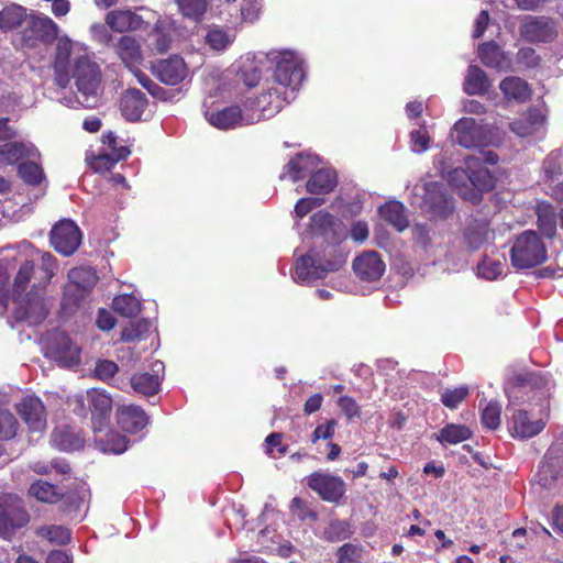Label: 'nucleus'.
Here are the masks:
<instances>
[{
	"instance_id": "f257e3e1",
	"label": "nucleus",
	"mask_w": 563,
	"mask_h": 563,
	"mask_svg": "<svg viewBox=\"0 0 563 563\" xmlns=\"http://www.w3.org/2000/svg\"><path fill=\"white\" fill-rule=\"evenodd\" d=\"M345 262L346 256L338 244H327L321 251L312 249L300 256L292 277L296 283L310 284L339 271Z\"/></svg>"
},
{
	"instance_id": "f03ea898",
	"label": "nucleus",
	"mask_w": 563,
	"mask_h": 563,
	"mask_svg": "<svg viewBox=\"0 0 563 563\" xmlns=\"http://www.w3.org/2000/svg\"><path fill=\"white\" fill-rule=\"evenodd\" d=\"M551 387L549 377L540 373H531L521 385L507 389V395L511 405L528 402L537 406L540 413H547Z\"/></svg>"
},
{
	"instance_id": "7ed1b4c3",
	"label": "nucleus",
	"mask_w": 563,
	"mask_h": 563,
	"mask_svg": "<svg viewBox=\"0 0 563 563\" xmlns=\"http://www.w3.org/2000/svg\"><path fill=\"white\" fill-rule=\"evenodd\" d=\"M71 77L82 99L79 102L87 108H93L98 101L101 84V70L92 57L85 53L78 55L71 68Z\"/></svg>"
},
{
	"instance_id": "20e7f679",
	"label": "nucleus",
	"mask_w": 563,
	"mask_h": 563,
	"mask_svg": "<svg viewBox=\"0 0 563 563\" xmlns=\"http://www.w3.org/2000/svg\"><path fill=\"white\" fill-rule=\"evenodd\" d=\"M267 58L276 64L272 82L295 93L305 78L302 59L292 51H272Z\"/></svg>"
},
{
	"instance_id": "39448f33",
	"label": "nucleus",
	"mask_w": 563,
	"mask_h": 563,
	"mask_svg": "<svg viewBox=\"0 0 563 563\" xmlns=\"http://www.w3.org/2000/svg\"><path fill=\"white\" fill-rule=\"evenodd\" d=\"M547 257V247L543 241L532 230H527L518 235L510 250L511 264L519 269L538 266Z\"/></svg>"
},
{
	"instance_id": "423d86ee",
	"label": "nucleus",
	"mask_w": 563,
	"mask_h": 563,
	"mask_svg": "<svg viewBox=\"0 0 563 563\" xmlns=\"http://www.w3.org/2000/svg\"><path fill=\"white\" fill-rule=\"evenodd\" d=\"M420 209L437 218H448L454 209L444 186L438 181H429L413 187V201Z\"/></svg>"
},
{
	"instance_id": "0eeeda50",
	"label": "nucleus",
	"mask_w": 563,
	"mask_h": 563,
	"mask_svg": "<svg viewBox=\"0 0 563 563\" xmlns=\"http://www.w3.org/2000/svg\"><path fill=\"white\" fill-rule=\"evenodd\" d=\"M292 99H295V93L288 91V88L268 82L256 99L247 100L245 103L251 117H255L258 122L277 114Z\"/></svg>"
},
{
	"instance_id": "6e6552de",
	"label": "nucleus",
	"mask_w": 563,
	"mask_h": 563,
	"mask_svg": "<svg viewBox=\"0 0 563 563\" xmlns=\"http://www.w3.org/2000/svg\"><path fill=\"white\" fill-rule=\"evenodd\" d=\"M14 318L30 325L42 323L48 314V305L44 287L34 285L29 292L14 297Z\"/></svg>"
},
{
	"instance_id": "1a4fd4ad",
	"label": "nucleus",
	"mask_w": 563,
	"mask_h": 563,
	"mask_svg": "<svg viewBox=\"0 0 563 563\" xmlns=\"http://www.w3.org/2000/svg\"><path fill=\"white\" fill-rule=\"evenodd\" d=\"M520 36L529 43H548L558 35L556 23L544 15H526L522 18Z\"/></svg>"
},
{
	"instance_id": "9d476101",
	"label": "nucleus",
	"mask_w": 563,
	"mask_h": 563,
	"mask_svg": "<svg viewBox=\"0 0 563 563\" xmlns=\"http://www.w3.org/2000/svg\"><path fill=\"white\" fill-rule=\"evenodd\" d=\"M81 231L71 220L57 222L51 231V243L59 254L73 255L81 243Z\"/></svg>"
},
{
	"instance_id": "9b49d317",
	"label": "nucleus",
	"mask_w": 563,
	"mask_h": 563,
	"mask_svg": "<svg viewBox=\"0 0 563 563\" xmlns=\"http://www.w3.org/2000/svg\"><path fill=\"white\" fill-rule=\"evenodd\" d=\"M307 485L323 500L338 503L345 494V483L340 476L314 472L307 477Z\"/></svg>"
},
{
	"instance_id": "f8f14e48",
	"label": "nucleus",
	"mask_w": 563,
	"mask_h": 563,
	"mask_svg": "<svg viewBox=\"0 0 563 563\" xmlns=\"http://www.w3.org/2000/svg\"><path fill=\"white\" fill-rule=\"evenodd\" d=\"M205 117L212 126L220 130L256 123V118L251 117L246 103L244 110H241L238 106H231L216 112H206Z\"/></svg>"
},
{
	"instance_id": "ddd939ff",
	"label": "nucleus",
	"mask_w": 563,
	"mask_h": 563,
	"mask_svg": "<svg viewBox=\"0 0 563 563\" xmlns=\"http://www.w3.org/2000/svg\"><path fill=\"white\" fill-rule=\"evenodd\" d=\"M563 474V427H559L554 433V441L545 454V463L539 472L540 483L550 486L549 476L556 479Z\"/></svg>"
},
{
	"instance_id": "4468645a",
	"label": "nucleus",
	"mask_w": 563,
	"mask_h": 563,
	"mask_svg": "<svg viewBox=\"0 0 563 563\" xmlns=\"http://www.w3.org/2000/svg\"><path fill=\"white\" fill-rule=\"evenodd\" d=\"M455 142L465 147L474 148L488 143L485 129L473 118H462L453 126Z\"/></svg>"
},
{
	"instance_id": "2eb2a0df",
	"label": "nucleus",
	"mask_w": 563,
	"mask_h": 563,
	"mask_svg": "<svg viewBox=\"0 0 563 563\" xmlns=\"http://www.w3.org/2000/svg\"><path fill=\"white\" fill-rule=\"evenodd\" d=\"M547 421L543 418H532L526 409H515L508 422L512 437L529 439L538 435L544 428Z\"/></svg>"
},
{
	"instance_id": "dca6fc26",
	"label": "nucleus",
	"mask_w": 563,
	"mask_h": 563,
	"mask_svg": "<svg viewBox=\"0 0 563 563\" xmlns=\"http://www.w3.org/2000/svg\"><path fill=\"white\" fill-rule=\"evenodd\" d=\"M86 398L92 412L93 430L101 431L108 424L112 410V398L106 390L98 388L88 389Z\"/></svg>"
},
{
	"instance_id": "f3484780",
	"label": "nucleus",
	"mask_w": 563,
	"mask_h": 563,
	"mask_svg": "<svg viewBox=\"0 0 563 563\" xmlns=\"http://www.w3.org/2000/svg\"><path fill=\"white\" fill-rule=\"evenodd\" d=\"M15 408L31 431L41 432L46 428V411L38 397L26 395Z\"/></svg>"
},
{
	"instance_id": "a211bd4d",
	"label": "nucleus",
	"mask_w": 563,
	"mask_h": 563,
	"mask_svg": "<svg viewBox=\"0 0 563 563\" xmlns=\"http://www.w3.org/2000/svg\"><path fill=\"white\" fill-rule=\"evenodd\" d=\"M48 353L63 367H74L80 363V347L63 333L54 336Z\"/></svg>"
},
{
	"instance_id": "6ab92c4d",
	"label": "nucleus",
	"mask_w": 563,
	"mask_h": 563,
	"mask_svg": "<svg viewBox=\"0 0 563 563\" xmlns=\"http://www.w3.org/2000/svg\"><path fill=\"white\" fill-rule=\"evenodd\" d=\"M386 266L376 251L363 252L353 261L355 275L364 282L378 280L385 273Z\"/></svg>"
},
{
	"instance_id": "aec40b11",
	"label": "nucleus",
	"mask_w": 563,
	"mask_h": 563,
	"mask_svg": "<svg viewBox=\"0 0 563 563\" xmlns=\"http://www.w3.org/2000/svg\"><path fill=\"white\" fill-rule=\"evenodd\" d=\"M153 73L162 82L175 86L187 77L188 68L181 57L174 55L155 63Z\"/></svg>"
},
{
	"instance_id": "412c9836",
	"label": "nucleus",
	"mask_w": 563,
	"mask_h": 563,
	"mask_svg": "<svg viewBox=\"0 0 563 563\" xmlns=\"http://www.w3.org/2000/svg\"><path fill=\"white\" fill-rule=\"evenodd\" d=\"M27 522L29 515L20 503L0 504V537L10 536L15 529L24 527Z\"/></svg>"
},
{
	"instance_id": "4be33fe9",
	"label": "nucleus",
	"mask_w": 563,
	"mask_h": 563,
	"mask_svg": "<svg viewBox=\"0 0 563 563\" xmlns=\"http://www.w3.org/2000/svg\"><path fill=\"white\" fill-rule=\"evenodd\" d=\"M465 166L470 172V189L475 190L481 197V191H487L494 187V178L488 170L482 164V159L477 156H468L465 159Z\"/></svg>"
},
{
	"instance_id": "5701e85b",
	"label": "nucleus",
	"mask_w": 563,
	"mask_h": 563,
	"mask_svg": "<svg viewBox=\"0 0 563 563\" xmlns=\"http://www.w3.org/2000/svg\"><path fill=\"white\" fill-rule=\"evenodd\" d=\"M164 368L163 362L155 361L152 364V373L134 374L131 377V386L134 391L145 396L156 394L159 389Z\"/></svg>"
},
{
	"instance_id": "b1692460",
	"label": "nucleus",
	"mask_w": 563,
	"mask_h": 563,
	"mask_svg": "<svg viewBox=\"0 0 563 563\" xmlns=\"http://www.w3.org/2000/svg\"><path fill=\"white\" fill-rule=\"evenodd\" d=\"M104 22L118 33L141 30L144 24L142 16L131 10H111L106 14Z\"/></svg>"
},
{
	"instance_id": "393cba45",
	"label": "nucleus",
	"mask_w": 563,
	"mask_h": 563,
	"mask_svg": "<svg viewBox=\"0 0 563 563\" xmlns=\"http://www.w3.org/2000/svg\"><path fill=\"white\" fill-rule=\"evenodd\" d=\"M117 420L120 428L129 433H137L148 423L145 411L134 405L122 406L117 411Z\"/></svg>"
},
{
	"instance_id": "a878e982",
	"label": "nucleus",
	"mask_w": 563,
	"mask_h": 563,
	"mask_svg": "<svg viewBox=\"0 0 563 563\" xmlns=\"http://www.w3.org/2000/svg\"><path fill=\"white\" fill-rule=\"evenodd\" d=\"M318 164L319 157L317 155L310 153L298 154L284 167V172L280 174L279 178L284 179L288 176L294 183H296L307 174L314 173L313 169Z\"/></svg>"
},
{
	"instance_id": "bb28decb",
	"label": "nucleus",
	"mask_w": 563,
	"mask_h": 563,
	"mask_svg": "<svg viewBox=\"0 0 563 563\" xmlns=\"http://www.w3.org/2000/svg\"><path fill=\"white\" fill-rule=\"evenodd\" d=\"M148 100L146 96L139 89H128L122 93L120 101V110L128 121H137L147 107Z\"/></svg>"
},
{
	"instance_id": "cd10ccee",
	"label": "nucleus",
	"mask_w": 563,
	"mask_h": 563,
	"mask_svg": "<svg viewBox=\"0 0 563 563\" xmlns=\"http://www.w3.org/2000/svg\"><path fill=\"white\" fill-rule=\"evenodd\" d=\"M85 53H88L87 48L79 43L70 41L67 36L58 37L54 60L55 71L68 69L70 59L75 60L78 55H84Z\"/></svg>"
},
{
	"instance_id": "c85d7f7f",
	"label": "nucleus",
	"mask_w": 563,
	"mask_h": 563,
	"mask_svg": "<svg viewBox=\"0 0 563 563\" xmlns=\"http://www.w3.org/2000/svg\"><path fill=\"white\" fill-rule=\"evenodd\" d=\"M40 157V152L32 143L9 142L0 145V164L11 165L23 158Z\"/></svg>"
},
{
	"instance_id": "c756f323",
	"label": "nucleus",
	"mask_w": 563,
	"mask_h": 563,
	"mask_svg": "<svg viewBox=\"0 0 563 563\" xmlns=\"http://www.w3.org/2000/svg\"><path fill=\"white\" fill-rule=\"evenodd\" d=\"M493 238L489 224L485 220H472L463 233L464 244L471 250L476 251Z\"/></svg>"
},
{
	"instance_id": "7c9ffc66",
	"label": "nucleus",
	"mask_w": 563,
	"mask_h": 563,
	"mask_svg": "<svg viewBox=\"0 0 563 563\" xmlns=\"http://www.w3.org/2000/svg\"><path fill=\"white\" fill-rule=\"evenodd\" d=\"M478 56L482 63L490 68L505 70L509 68V56L495 42L483 43L478 47Z\"/></svg>"
},
{
	"instance_id": "2f4dec72",
	"label": "nucleus",
	"mask_w": 563,
	"mask_h": 563,
	"mask_svg": "<svg viewBox=\"0 0 563 563\" xmlns=\"http://www.w3.org/2000/svg\"><path fill=\"white\" fill-rule=\"evenodd\" d=\"M490 87L486 73L476 65H471L463 84V90L468 96L485 95Z\"/></svg>"
},
{
	"instance_id": "473e14b6",
	"label": "nucleus",
	"mask_w": 563,
	"mask_h": 563,
	"mask_svg": "<svg viewBox=\"0 0 563 563\" xmlns=\"http://www.w3.org/2000/svg\"><path fill=\"white\" fill-rule=\"evenodd\" d=\"M235 37L236 33L233 29L211 25L205 35V43L212 51L223 52L234 42Z\"/></svg>"
},
{
	"instance_id": "72a5a7b5",
	"label": "nucleus",
	"mask_w": 563,
	"mask_h": 563,
	"mask_svg": "<svg viewBox=\"0 0 563 563\" xmlns=\"http://www.w3.org/2000/svg\"><path fill=\"white\" fill-rule=\"evenodd\" d=\"M499 88L507 100L525 102L531 96L528 82L520 77L510 76L500 81Z\"/></svg>"
},
{
	"instance_id": "f704fd0d",
	"label": "nucleus",
	"mask_w": 563,
	"mask_h": 563,
	"mask_svg": "<svg viewBox=\"0 0 563 563\" xmlns=\"http://www.w3.org/2000/svg\"><path fill=\"white\" fill-rule=\"evenodd\" d=\"M336 186V174L333 169L321 168L310 176L307 190L313 195L328 194Z\"/></svg>"
},
{
	"instance_id": "c9c22d12",
	"label": "nucleus",
	"mask_w": 563,
	"mask_h": 563,
	"mask_svg": "<svg viewBox=\"0 0 563 563\" xmlns=\"http://www.w3.org/2000/svg\"><path fill=\"white\" fill-rule=\"evenodd\" d=\"M115 53L129 67L135 66L142 59L141 46L135 37L123 35L115 44Z\"/></svg>"
},
{
	"instance_id": "e433bc0d",
	"label": "nucleus",
	"mask_w": 563,
	"mask_h": 563,
	"mask_svg": "<svg viewBox=\"0 0 563 563\" xmlns=\"http://www.w3.org/2000/svg\"><path fill=\"white\" fill-rule=\"evenodd\" d=\"M445 178L463 199L473 202L478 201L477 192L470 189V172L467 168L456 167L449 172Z\"/></svg>"
},
{
	"instance_id": "4c0bfd02",
	"label": "nucleus",
	"mask_w": 563,
	"mask_h": 563,
	"mask_svg": "<svg viewBox=\"0 0 563 563\" xmlns=\"http://www.w3.org/2000/svg\"><path fill=\"white\" fill-rule=\"evenodd\" d=\"M30 29L34 37L45 44H51L58 38V26L47 16H33Z\"/></svg>"
},
{
	"instance_id": "58836bf2",
	"label": "nucleus",
	"mask_w": 563,
	"mask_h": 563,
	"mask_svg": "<svg viewBox=\"0 0 563 563\" xmlns=\"http://www.w3.org/2000/svg\"><path fill=\"white\" fill-rule=\"evenodd\" d=\"M69 284L66 291L69 292L71 288H77L80 291L90 290L97 283L98 277L96 272L90 267H75L68 272Z\"/></svg>"
},
{
	"instance_id": "ea45409f",
	"label": "nucleus",
	"mask_w": 563,
	"mask_h": 563,
	"mask_svg": "<svg viewBox=\"0 0 563 563\" xmlns=\"http://www.w3.org/2000/svg\"><path fill=\"white\" fill-rule=\"evenodd\" d=\"M380 217L395 227L398 231H402L408 227V219L405 213V207L398 201H388L379 208Z\"/></svg>"
},
{
	"instance_id": "a19ab883",
	"label": "nucleus",
	"mask_w": 563,
	"mask_h": 563,
	"mask_svg": "<svg viewBox=\"0 0 563 563\" xmlns=\"http://www.w3.org/2000/svg\"><path fill=\"white\" fill-rule=\"evenodd\" d=\"M537 214L540 232L544 236L552 239L556 233V213L554 208L549 203H539Z\"/></svg>"
},
{
	"instance_id": "79ce46f5",
	"label": "nucleus",
	"mask_w": 563,
	"mask_h": 563,
	"mask_svg": "<svg viewBox=\"0 0 563 563\" xmlns=\"http://www.w3.org/2000/svg\"><path fill=\"white\" fill-rule=\"evenodd\" d=\"M26 10L16 4L9 5L0 11V30H14L26 19Z\"/></svg>"
},
{
	"instance_id": "37998d69",
	"label": "nucleus",
	"mask_w": 563,
	"mask_h": 563,
	"mask_svg": "<svg viewBox=\"0 0 563 563\" xmlns=\"http://www.w3.org/2000/svg\"><path fill=\"white\" fill-rule=\"evenodd\" d=\"M472 431L467 427L451 423L441 429L437 440L442 444H457L470 439Z\"/></svg>"
},
{
	"instance_id": "c03bdc74",
	"label": "nucleus",
	"mask_w": 563,
	"mask_h": 563,
	"mask_svg": "<svg viewBox=\"0 0 563 563\" xmlns=\"http://www.w3.org/2000/svg\"><path fill=\"white\" fill-rule=\"evenodd\" d=\"M112 307L115 312L125 318H133L141 311V301L132 295H120L113 299Z\"/></svg>"
},
{
	"instance_id": "a18cd8bd",
	"label": "nucleus",
	"mask_w": 563,
	"mask_h": 563,
	"mask_svg": "<svg viewBox=\"0 0 563 563\" xmlns=\"http://www.w3.org/2000/svg\"><path fill=\"white\" fill-rule=\"evenodd\" d=\"M130 154V151L125 146L119 147L115 153L99 154L91 162V167L96 172L110 170L118 162L124 159Z\"/></svg>"
},
{
	"instance_id": "49530a36",
	"label": "nucleus",
	"mask_w": 563,
	"mask_h": 563,
	"mask_svg": "<svg viewBox=\"0 0 563 563\" xmlns=\"http://www.w3.org/2000/svg\"><path fill=\"white\" fill-rule=\"evenodd\" d=\"M30 494L34 496L38 501L54 504L60 498V493L55 485L37 481L33 483L29 489Z\"/></svg>"
},
{
	"instance_id": "de8ad7c7",
	"label": "nucleus",
	"mask_w": 563,
	"mask_h": 563,
	"mask_svg": "<svg viewBox=\"0 0 563 563\" xmlns=\"http://www.w3.org/2000/svg\"><path fill=\"white\" fill-rule=\"evenodd\" d=\"M334 224V217L325 211H318L310 219V232L312 235H325Z\"/></svg>"
},
{
	"instance_id": "09e8293b",
	"label": "nucleus",
	"mask_w": 563,
	"mask_h": 563,
	"mask_svg": "<svg viewBox=\"0 0 563 563\" xmlns=\"http://www.w3.org/2000/svg\"><path fill=\"white\" fill-rule=\"evenodd\" d=\"M179 11L184 16L199 20L208 8V0H176Z\"/></svg>"
},
{
	"instance_id": "8fccbe9b",
	"label": "nucleus",
	"mask_w": 563,
	"mask_h": 563,
	"mask_svg": "<svg viewBox=\"0 0 563 563\" xmlns=\"http://www.w3.org/2000/svg\"><path fill=\"white\" fill-rule=\"evenodd\" d=\"M33 273L34 263L32 261H25L20 265L16 276L14 278L13 297L23 295L25 292L26 286L31 282Z\"/></svg>"
},
{
	"instance_id": "3c124183",
	"label": "nucleus",
	"mask_w": 563,
	"mask_h": 563,
	"mask_svg": "<svg viewBox=\"0 0 563 563\" xmlns=\"http://www.w3.org/2000/svg\"><path fill=\"white\" fill-rule=\"evenodd\" d=\"M19 176L24 183L35 186L44 178V172L40 164L35 162H22L18 168Z\"/></svg>"
},
{
	"instance_id": "603ef678",
	"label": "nucleus",
	"mask_w": 563,
	"mask_h": 563,
	"mask_svg": "<svg viewBox=\"0 0 563 563\" xmlns=\"http://www.w3.org/2000/svg\"><path fill=\"white\" fill-rule=\"evenodd\" d=\"M151 329V322L142 319L130 322L121 331V340L125 342H134L141 340Z\"/></svg>"
},
{
	"instance_id": "864d4df0",
	"label": "nucleus",
	"mask_w": 563,
	"mask_h": 563,
	"mask_svg": "<svg viewBox=\"0 0 563 563\" xmlns=\"http://www.w3.org/2000/svg\"><path fill=\"white\" fill-rule=\"evenodd\" d=\"M563 168V151L551 152L543 161L542 170L548 179H553L561 175Z\"/></svg>"
},
{
	"instance_id": "5fc2aeb1",
	"label": "nucleus",
	"mask_w": 563,
	"mask_h": 563,
	"mask_svg": "<svg viewBox=\"0 0 563 563\" xmlns=\"http://www.w3.org/2000/svg\"><path fill=\"white\" fill-rule=\"evenodd\" d=\"M501 406L497 401H489L482 411V422L490 430H496L500 426Z\"/></svg>"
},
{
	"instance_id": "6e6d98bb",
	"label": "nucleus",
	"mask_w": 563,
	"mask_h": 563,
	"mask_svg": "<svg viewBox=\"0 0 563 563\" xmlns=\"http://www.w3.org/2000/svg\"><path fill=\"white\" fill-rule=\"evenodd\" d=\"M54 446L63 451H70L80 445V441L75 439L68 431L56 429L51 435Z\"/></svg>"
},
{
	"instance_id": "4d7b16f0",
	"label": "nucleus",
	"mask_w": 563,
	"mask_h": 563,
	"mask_svg": "<svg viewBox=\"0 0 563 563\" xmlns=\"http://www.w3.org/2000/svg\"><path fill=\"white\" fill-rule=\"evenodd\" d=\"M18 420L7 409H0V439H12L18 430Z\"/></svg>"
},
{
	"instance_id": "13d9d810",
	"label": "nucleus",
	"mask_w": 563,
	"mask_h": 563,
	"mask_svg": "<svg viewBox=\"0 0 563 563\" xmlns=\"http://www.w3.org/2000/svg\"><path fill=\"white\" fill-rule=\"evenodd\" d=\"M467 394L468 388L466 386H460L453 389L446 388L441 394V401L445 407L454 409L465 399Z\"/></svg>"
},
{
	"instance_id": "bf43d9fd",
	"label": "nucleus",
	"mask_w": 563,
	"mask_h": 563,
	"mask_svg": "<svg viewBox=\"0 0 563 563\" xmlns=\"http://www.w3.org/2000/svg\"><path fill=\"white\" fill-rule=\"evenodd\" d=\"M504 265L499 261H493L485 257L478 265H477V273L481 277L487 279V280H494L501 276L503 274Z\"/></svg>"
},
{
	"instance_id": "052dcab7",
	"label": "nucleus",
	"mask_w": 563,
	"mask_h": 563,
	"mask_svg": "<svg viewBox=\"0 0 563 563\" xmlns=\"http://www.w3.org/2000/svg\"><path fill=\"white\" fill-rule=\"evenodd\" d=\"M38 533L51 542H56L57 544H66L70 540L69 530L62 526L43 527L38 530Z\"/></svg>"
},
{
	"instance_id": "680f3d73",
	"label": "nucleus",
	"mask_w": 563,
	"mask_h": 563,
	"mask_svg": "<svg viewBox=\"0 0 563 563\" xmlns=\"http://www.w3.org/2000/svg\"><path fill=\"white\" fill-rule=\"evenodd\" d=\"M119 372V366L110 360H98L95 365L93 375L102 382H109Z\"/></svg>"
},
{
	"instance_id": "e2e57ef3",
	"label": "nucleus",
	"mask_w": 563,
	"mask_h": 563,
	"mask_svg": "<svg viewBox=\"0 0 563 563\" xmlns=\"http://www.w3.org/2000/svg\"><path fill=\"white\" fill-rule=\"evenodd\" d=\"M128 440L118 432H110L106 437L102 450L114 454H121L128 449Z\"/></svg>"
},
{
	"instance_id": "0e129e2a",
	"label": "nucleus",
	"mask_w": 563,
	"mask_h": 563,
	"mask_svg": "<svg viewBox=\"0 0 563 563\" xmlns=\"http://www.w3.org/2000/svg\"><path fill=\"white\" fill-rule=\"evenodd\" d=\"M57 269V261L56 258L48 252H44L41 254V282L46 285L51 282L55 272Z\"/></svg>"
},
{
	"instance_id": "69168bd1",
	"label": "nucleus",
	"mask_w": 563,
	"mask_h": 563,
	"mask_svg": "<svg viewBox=\"0 0 563 563\" xmlns=\"http://www.w3.org/2000/svg\"><path fill=\"white\" fill-rule=\"evenodd\" d=\"M411 148L415 153H422L429 148L430 136L426 128L421 126L410 133Z\"/></svg>"
},
{
	"instance_id": "338daca9",
	"label": "nucleus",
	"mask_w": 563,
	"mask_h": 563,
	"mask_svg": "<svg viewBox=\"0 0 563 563\" xmlns=\"http://www.w3.org/2000/svg\"><path fill=\"white\" fill-rule=\"evenodd\" d=\"M517 60L527 68H536L540 65L541 57L532 47H522L517 53Z\"/></svg>"
},
{
	"instance_id": "774afa93",
	"label": "nucleus",
	"mask_w": 563,
	"mask_h": 563,
	"mask_svg": "<svg viewBox=\"0 0 563 563\" xmlns=\"http://www.w3.org/2000/svg\"><path fill=\"white\" fill-rule=\"evenodd\" d=\"M338 563H354L361 558V550L353 544H344L339 549Z\"/></svg>"
}]
</instances>
